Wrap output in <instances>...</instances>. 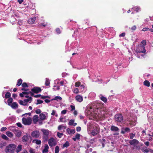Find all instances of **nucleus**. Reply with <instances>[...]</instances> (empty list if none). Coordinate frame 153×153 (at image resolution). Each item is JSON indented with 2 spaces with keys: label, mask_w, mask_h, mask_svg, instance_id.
<instances>
[{
  "label": "nucleus",
  "mask_w": 153,
  "mask_h": 153,
  "mask_svg": "<svg viewBox=\"0 0 153 153\" xmlns=\"http://www.w3.org/2000/svg\"><path fill=\"white\" fill-rule=\"evenodd\" d=\"M108 111L102 110L101 108H97V105L94 104H92L88 105L85 111V114L89 117L91 120H95L98 121L102 120L110 114Z\"/></svg>",
  "instance_id": "nucleus-1"
},
{
  "label": "nucleus",
  "mask_w": 153,
  "mask_h": 153,
  "mask_svg": "<svg viewBox=\"0 0 153 153\" xmlns=\"http://www.w3.org/2000/svg\"><path fill=\"white\" fill-rule=\"evenodd\" d=\"M30 113H28L24 114L23 115L24 116L22 119V123L25 125H30L32 122V119L30 117Z\"/></svg>",
  "instance_id": "nucleus-2"
},
{
  "label": "nucleus",
  "mask_w": 153,
  "mask_h": 153,
  "mask_svg": "<svg viewBox=\"0 0 153 153\" xmlns=\"http://www.w3.org/2000/svg\"><path fill=\"white\" fill-rule=\"evenodd\" d=\"M136 53V55L137 56V57L138 58H140V56L138 55V53H145L146 52V50L145 49V47L144 46L142 45H138L136 48L135 49Z\"/></svg>",
  "instance_id": "nucleus-3"
},
{
  "label": "nucleus",
  "mask_w": 153,
  "mask_h": 153,
  "mask_svg": "<svg viewBox=\"0 0 153 153\" xmlns=\"http://www.w3.org/2000/svg\"><path fill=\"white\" fill-rule=\"evenodd\" d=\"M16 146L13 144H10L6 146L5 152L6 153H14Z\"/></svg>",
  "instance_id": "nucleus-4"
},
{
  "label": "nucleus",
  "mask_w": 153,
  "mask_h": 153,
  "mask_svg": "<svg viewBox=\"0 0 153 153\" xmlns=\"http://www.w3.org/2000/svg\"><path fill=\"white\" fill-rule=\"evenodd\" d=\"M41 131L43 133V139L44 141H46L48 140L49 134L51 132L49 130L45 129H42Z\"/></svg>",
  "instance_id": "nucleus-5"
},
{
  "label": "nucleus",
  "mask_w": 153,
  "mask_h": 153,
  "mask_svg": "<svg viewBox=\"0 0 153 153\" xmlns=\"http://www.w3.org/2000/svg\"><path fill=\"white\" fill-rule=\"evenodd\" d=\"M22 91H24L22 92V93L20 94V96L22 97H27V94H32L31 92L28 89H26L25 88H22L21 89Z\"/></svg>",
  "instance_id": "nucleus-6"
},
{
  "label": "nucleus",
  "mask_w": 153,
  "mask_h": 153,
  "mask_svg": "<svg viewBox=\"0 0 153 153\" xmlns=\"http://www.w3.org/2000/svg\"><path fill=\"white\" fill-rule=\"evenodd\" d=\"M48 144L50 147L54 146L57 144L56 140L53 137H51L48 140Z\"/></svg>",
  "instance_id": "nucleus-7"
},
{
  "label": "nucleus",
  "mask_w": 153,
  "mask_h": 153,
  "mask_svg": "<svg viewBox=\"0 0 153 153\" xmlns=\"http://www.w3.org/2000/svg\"><path fill=\"white\" fill-rule=\"evenodd\" d=\"M22 140L23 142L30 143L31 141V137L29 135L26 134L24 135L22 138Z\"/></svg>",
  "instance_id": "nucleus-8"
},
{
  "label": "nucleus",
  "mask_w": 153,
  "mask_h": 153,
  "mask_svg": "<svg viewBox=\"0 0 153 153\" xmlns=\"http://www.w3.org/2000/svg\"><path fill=\"white\" fill-rule=\"evenodd\" d=\"M114 118L115 120L117 122H121L123 120V116L120 114H116Z\"/></svg>",
  "instance_id": "nucleus-9"
},
{
  "label": "nucleus",
  "mask_w": 153,
  "mask_h": 153,
  "mask_svg": "<svg viewBox=\"0 0 153 153\" xmlns=\"http://www.w3.org/2000/svg\"><path fill=\"white\" fill-rule=\"evenodd\" d=\"M31 101V97H30L28 99L24 100L23 101L20 100V104L23 105H27L28 102H29V103H30Z\"/></svg>",
  "instance_id": "nucleus-10"
},
{
  "label": "nucleus",
  "mask_w": 153,
  "mask_h": 153,
  "mask_svg": "<svg viewBox=\"0 0 153 153\" xmlns=\"http://www.w3.org/2000/svg\"><path fill=\"white\" fill-rule=\"evenodd\" d=\"M100 129L98 126H95L94 129L92 130L91 133L93 136L96 135L100 131Z\"/></svg>",
  "instance_id": "nucleus-11"
},
{
  "label": "nucleus",
  "mask_w": 153,
  "mask_h": 153,
  "mask_svg": "<svg viewBox=\"0 0 153 153\" xmlns=\"http://www.w3.org/2000/svg\"><path fill=\"white\" fill-rule=\"evenodd\" d=\"M31 135L34 138H37L39 137L40 133L38 131H34L31 133Z\"/></svg>",
  "instance_id": "nucleus-12"
},
{
  "label": "nucleus",
  "mask_w": 153,
  "mask_h": 153,
  "mask_svg": "<svg viewBox=\"0 0 153 153\" xmlns=\"http://www.w3.org/2000/svg\"><path fill=\"white\" fill-rule=\"evenodd\" d=\"M111 131L116 132V133L114 134V135H119V128L117 127L114 126H112L111 128Z\"/></svg>",
  "instance_id": "nucleus-13"
},
{
  "label": "nucleus",
  "mask_w": 153,
  "mask_h": 153,
  "mask_svg": "<svg viewBox=\"0 0 153 153\" xmlns=\"http://www.w3.org/2000/svg\"><path fill=\"white\" fill-rule=\"evenodd\" d=\"M17 128V129L18 128L17 127H15L14 126H10L9 127V128L12 131H13V132L16 133V134H16V136L17 137H19V132H18V130H17V129H16Z\"/></svg>",
  "instance_id": "nucleus-14"
},
{
  "label": "nucleus",
  "mask_w": 153,
  "mask_h": 153,
  "mask_svg": "<svg viewBox=\"0 0 153 153\" xmlns=\"http://www.w3.org/2000/svg\"><path fill=\"white\" fill-rule=\"evenodd\" d=\"M139 143V141L136 139H133L129 141V143L131 145L135 146H137L138 144Z\"/></svg>",
  "instance_id": "nucleus-15"
},
{
  "label": "nucleus",
  "mask_w": 153,
  "mask_h": 153,
  "mask_svg": "<svg viewBox=\"0 0 153 153\" xmlns=\"http://www.w3.org/2000/svg\"><path fill=\"white\" fill-rule=\"evenodd\" d=\"M31 91L36 93H38L39 92L41 91V90L39 87H35L32 88Z\"/></svg>",
  "instance_id": "nucleus-16"
},
{
  "label": "nucleus",
  "mask_w": 153,
  "mask_h": 153,
  "mask_svg": "<svg viewBox=\"0 0 153 153\" xmlns=\"http://www.w3.org/2000/svg\"><path fill=\"white\" fill-rule=\"evenodd\" d=\"M36 19V18L35 17L30 18L28 19L27 22L29 24H33L34 23Z\"/></svg>",
  "instance_id": "nucleus-17"
},
{
  "label": "nucleus",
  "mask_w": 153,
  "mask_h": 153,
  "mask_svg": "<svg viewBox=\"0 0 153 153\" xmlns=\"http://www.w3.org/2000/svg\"><path fill=\"white\" fill-rule=\"evenodd\" d=\"M76 100L79 102H82L83 100L82 97L80 95H77L75 97Z\"/></svg>",
  "instance_id": "nucleus-18"
},
{
  "label": "nucleus",
  "mask_w": 153,
  "mask_h": 153,
  "mask_svg": "<svg viewBox=\"0 0 153 153\" xmlns=\"http://www.w3.org/2000/svg\"><path fill=\"white\" fill-rule=\"evenodd\" d=\"M66 131L67 133L69 134H72L75 133V130L74 129H70L68 128L67 129Z\"/></svg>",
  "instance_id": "nucleus-19"
},
{
  "label": "nucleus",
  "mask_w": 153,
  "mask_h": 153,
  "mask_svg": "<svg viewBox=\"0 0 153 153\" xmlns=\"http://www.w3.org/2000/svg\"><path fill=\"white\" fill-rule=\"evenodd\" d=\"M49 147L48 145L46 144L45 145L44 149L42 150L43 153H46L48 151Z\"/></svg>",
  "instance_id": "nucleus-20"
},
{
  "label": "nucleus",
  "mask_w": 153,
  "mask_h": 153,
  "mask_svg": "<svg viewBox=\"0 0 153 153\" xmlns=\"http://www.w3.org/2000/svg\"><path fill=\"white\" fill-rule=\"evenodd\" d=\"M33 122L34 123H36L39 121V117L37 115H35L33 118Z\"/></svg>",
  "instance_id": "nucleus-21"
},
{
  "label": "nucleus",
  "mask_w": 153,
  "mask_h": 153,
  "mask_svg": "<svg viewBox=\"0 0 153 153\" xmlns=\"http://www.w3.org/2000/svg\"><path fill=\"white\" fill-rule=\"evenodd\" d=\"M74 120L72 119L70 120L68 123L69 125L70 126H75L77 125V123H74Z\"/></svg>",
  "instance_id": "nucleus-22"
},
{
  "label": "nucleus",
  "mask_w": 153,
  "mask_h": 153,
  "mask_svg": "<svg viewBox=\"0 0 153 153\" xmlns=\"http://www.w3.org/2000/svg\"><path fill=\"white\" fill-rule=\"evenodd\" d=\"M39 116L40 119L41 120H44L46 119V115L43 113L40 114H39Z\"/></svg>",
  "instance_id": "nucleus-23"
},
{
  "label": "nucleus",
  "mask_w": 153,
  "mask_h": 153,
  "mask_svg": "<svg viewBox=\"0 0 153 153\" xmlns=\"http://www.w3.org/2000/svg\"><path fill=\"white\" fill-rule=\"evenodd\" d=\"M99 97L100 99L102 101L104 102H106L107 101V98L104 97L102 95V94H100L99 95Z\"/></svg>",
  "instance_id": "nucleus-24"
},
{
  "label": "nucleus",
  "mask_w": 153,
  "mask_h": 153,
  "mask_svg": "<svg viewBox=\"0 0 153 153\" xmlns=\"http://www.w3.org/2000/svg\"><path fill=\"white\" fill-rule=\"evenodd\" d=\"M13 108H16L18 107V104L15 102H13L10 105Z\"/></svg>",
  "instance_id": "nucleus-25"
},
{
  "label": "nucleus",
  "mask_w": 153,
  "mask_h": 153,
  "mask_svg": "<svg viewBox=\"0 0 153 153\" xmlns=\"http://www.w3.org/2000/svg\"><path fill=\"white\" fill-rule=\"evenodd\" d=\"M132 9L136 12H138L140 11V8L138 6H136L132 8Z\"/></svg>",
  "instance_id": "nucleus-26"
},
{
  "label": "nucleus",
  "mask_w": 153,
  "mask_h": 153,
  "mask_svg": "<svg viewBox=\"0 0 153 153\" xmlns=\"http://www.w3.org/2000/svg\"><path fill=\"white\" fill-rule=\"evenodd\" d=\"M80 134H76L75 137L73 138V140L76 141V140H78L80 139Z\"/></svg>",
  "instance_id": "nucleus-27"
},
{
  "label": "nucleus",
  "mask_w": 153,
  "mask_h": 153,
  "mask_svg": "<svg viewBox=\"0 0 153 153\" xmlns=\"http://www.w3.org/2000/svg\"><path fill=\"white\" fill-rule=\"evenodd\" d=\"M66 128V126L63 125H59L58 127V129L59 130H61L62 129H65Z\"/></svg>",
  "instance_id": "nucleus-28"
},
{
  "label": "nucleus",
  "mask_w": 153,
  "mask_h": 153,
  "mask_svg": "<svg viewBox=\"0 0 153 153\" xmlns=\"http://www.w3.org/2000/svg\"><path fill=\"white\" fill-rule=\"evenodd\" d=\"M84 88L85 86L84 85H80V87L79 88L80 92L81 93L85 92L84 90Z\"/></svg>",
  "instance_id": "nucleus-29"
},
{
  "label": "nucleus",
  "mask_w": 153,
  "mask_h": 153,
  "mask_svg": "<svg viewBox=\"0 0 153 153\" xmlns=\"http://www.w3.org/2000/svg\"><path fill=\"white\" fill-rule=\"evenodd\" d=\"M62 99V98L60 96H56L54 98L52 99V100H56L57 101H59L61 100Z\"/></svg>",
  "instance_id": "nucleus-30"
},
{
  "label": "nucleus",
  "mask_w": 153,
  "mask_h": 153,
  "mask_svg": "<svg viewBox=\"0 0 153 153\" xmlns=\"http://www.w3.org/2000/svg\"><path fill=\"white\" fill-rule=\"evenodd\" d=\"M33 142L35 143L37 145L40 144L41 143V142L40 140H33Z\"/></svg>",
  "instance_id": "nucleus-31"
},
{
  "label": "nucleus",
  "mask_w": 153,
  "mask_h": 153,
  "mask_svg": "<svg viewBox=\"0 0 153 153\" xmlns=\"http://www.w3.org/2000/svg\"><path fill=\"white\" fill-rule=\"evenodd\" d=\"M13 101V99L11 98H9L7 100V103L9 105H10Z\"/></svg>",
  "instance_id": "nucleus-32"
},
{
  "label": "nucleus",
  "mask_w": 153,
  "mask_h": 153,
  "mask_svg": "<svg viewBox=\"0 0 153 153\" xmlns=\"http://www.w3.org/2000/svg\"><path fill=\"white\" fill-rule=\"evenodd\" d=\"M6 135L10 137H12L13 136V133L10 131H8L6 132Z\"/></svg>",
  "instance_id": "nucleus-33"
},
{
  "label": "nucleus",
  "mask_w": 153,
  "mask_h": 153,
  "mask_svg": "<svg viewBox=\"0 0 153 153\" xmlns=\"http://www.w3.org/2000/svg\"><path fill=\"white\" fill-rule=\"evenodd\" d=\"M11 97V94L9 92H7L6 93L5 97L6 99H7L10 98Z\"/></svg>",
  "instance_id": "nucleus-34"
},
{
  "label": "nucleus",
  "mask_w": 153,
  "mask_h": 153,
  "mask_svg": "<svg viewBox=\"0 0 153 153\" xmlns=\"http://www.w3.org/2000/svg\"><path fill=\"white\" fill-rule=\"evenodd\" d=\"M144 85L147 87H149L150 86V82L147 80H145L143 82Z\"/></svg>",
  "instance_id": "nucleus-35"
},
{
  "label": "nucleus",
  "mask_w": 153,
  "mask_h": 153,
  "mask_svg": "<svg viewBox=\"0 0 153 153\" xmlns=\"http://www.w3.org/2000/svg\"><path fill=\"white\" fill-rule=\"evenodd\" d=\"M50 80L48 78H46L45 85L47 86H49L50 85Z\"/></svg>",
  "instance_id": "nucleus-36"
},
{
  "label": "nucleus",
  "mask_w": 153,
  "mask_h": 153,
  "mask_svg": "<svg viewBox=\"0 0 153 153\" xmlns=\"http://www.w3.org/2000/svg\"><path fill=\"white\" fill-rule=\"evenodd\" d=\"M59 148L58 146H56L55 148V153H59Z\"/></svg>",
  "instance_id": "nucleus-37"
},
{
  "label": "nucleus",
  "mask_w": 153,
  "mask_h": 153,
  "mask_svg": "<svg viewBox=\"0 0 153 153\" xmlns=\"http://www.w3.org/2000/svg\"><path fill=\"white\" fill-rule=\"evenodd\" d=\"M74 93L76 94H77L80 92L79 89L77 88L74 89L73 91Z\"/></svg>",
  "instance_id": "nucleus-38"
},
{
  "label": "nucleus",
  "mask_w": 153,
  "mask_h": 153,
  "mask_svg": "<svg viewBox=\"0 0 153 153\" xmlns=\"http://www.w3.org/2000/svg\"><path fill=\"white\" fill-rule=\"evenodd\" d=\"M69 146V143L68 141L66 142L64 144H63V148L67 147Z\"/></svg>",
  "instance_id": "nucleus-39"
},
{
  "label": "nucleus",
  "mask_w": 153,
  "mask_h": 153,
  "mask_svg": "<svg viewBox=\"0 0 153 153\" xmlns=\"http://www.w3.org/2000/svg\"><path fill=\"white\" fill-rule=\"evenodd\" d=\"M22 86L23 88L28 87V85L25 82H24L22 84Z\"/></svg>",
  "instance_id": "nucleus-40"
},
{
  "label": "nucleus",
  "mask_w": 153,
  "mask_h": 153,
  "mask_svg": "<svg viewBox=\"0 0 153 153\" xmlns=\"http://www.w3.org/2000/svg\"><path fill=\"white\" fill-rule=\"evenodd\" d=\"M51 114L52 115H55L56 117H57L58 115L56 113V111L55 110H53L52 111V113Z\"/></svg>",
  "instance_id": "nucleus-41"
},
{
  "label": "nucleus",
  "mask_w": 153,
  "mask_h": 153,
  "mask_svg": "<svg viewBox=\"0 0 153 153\" xmlns=\"http://www.w3.org/2000/svg\"><path fill=\"white\" fill-rule=\"evenodd\" d=\"M1 137L4 139L7 140H8V138L5 135L2 134L1 135Z\"/></svg>",
  "instance_id": "nucleus-42"
},
{
  "label": "nucleus",
  "mask_w": 153,
  "mask_h": 153,
  "mask_svg": "<svg viewBox=\"0 0 153 153\" xmlns=\"http://www.w3.org/2000/svg\"><path fill=\"white\" fill-rule=\"evenodd\" d=\"M129 28L133 31L136 30V27L135 25H134L133 26L131 27H129Z\"/></svg>",
  "instance_id": "nucleus-43"
},
{
  "label": "nucleus",
  "mask_w": 153,
  "mask_h": 153,
  "mask_svg": "<svg viewBox=\"0 0 153 153\" xmlns=\"http://www.w3.org/2000/svg\"><path fill=\"white\" fill-rule=\"evenodd\" d=\"M81 85V83L79 82H77L75 83V86L76 87H79V86H80Z\"/></svg>",
  "instance_id": "nucleus-44"
},
{
  "label": "nucleus",
  "mask_w": 153,
  "mask_h": 153,
  "mask_svg": "<svg viewBox=\"0 0 153 153\" xmlns=\"http://www.w3.org/2000/svg\"><path fill=\"white\" fill-rule=\"evenodd\" d=\"M98 83H103V84H106L107 83V82H103V80L102 79H98Z\"/></svg>",
  "instance_id": "nucleus-45"
},
{
  "label": "nucleus",
  "mask_w": 153,
  "mask_h": 153,
  "mask_svg": "<svg viewBox=\"0 0 153 153\" xmlns=\"http://www.w3.org/2000/svg\"><path fill=\"white\" fill-rule=\"evenodd\" d=\"M63 135V134L62 133H59V132H58L57 133V136L59 138H61V137H62Z\"/></svg>",
  "instance_id": "nucleus-46"
},
{
  "label": "nucleus",
  "mask_w": 153,
  "mask_h": 153,
  "mask_svg": "<svg viewBox=\"0 0 153 153\" xmlns=\"http://www.w3.org/2000/svg\"><path fill=\"white\" fill-rule=\"evenodd\" d=\"M37 102L36 103L37 105L41 104L43 102V101L40 100H37Z\"/></svg>",
  "instance_id": "nucleus-47"
},
{
  "label": "nucleus",
  "mask_w": 153,
  "mask_h": 153,
  "mask_svg": "<svg viewBox=\"0 0 153 153\" xmlns=\"http://www.w3.org/2000/svg\"><path fill=\"white\" fill-rule=\"evenodd\" d=\"M30 153H35V150L30 148L29 150Z\"/></svg>",
  "instance_id": "nucleus-48"
},
{
  "label": "nucleus",
  "mask_w": 153,
  "mask_h": 153,
  "mask_svg": "<svg viewBox=\"0 0 153 153\" xmlns=\"http://www.w3.org/2000/svg\"><path fill=\"white\" fill-rule=\"evenodd\" d=\"M67 112V110H64L62 111L61 112V114L62 115H64Z\"/></svg>",
  "instance_id": "nucleus-49"
},
{
  "label": "nucleus",
  "mask_w": 153,
  "mask_h": 153,
  "mask_svg": "<svg viewBox=\"0 0 153 153\" xmlns=\"http://www.w3.org/2000/svg\"><path fill=\"white\" fill-rule=\"evenodd\" d=\"M124 131L125 132H129L130 129L129 128H124Z\"/></svg>",
  "instance_id": "nucleus-50"
},
{
  "label": "nucleus",
  "mask_w": 153,
  "mask_h": 153,
  "mask_svg": "<svg viewBox=\"0 0 153 153\" xmlns=\"http://www.w3.org/2000/svg\"><path fill=\"white\" fill-rule=\"evenodd\" d=\"M136 123V122L135 120H134V122H133V121H132L130 123V124L133 126H135Z\"/></svg>",
  "instance_id": "nucleus-51"
},
{
  "label": "nucleus",
  "mask_w": 153,
  "mask_h": 153,
  "mask_svg": "<svg viewBox=\"0 0 153 153\" xmlns=\"http://www.w3.org/2000/svg\"><path fill=\"white\" fill-rule=\"evenodd\" d=\"M6 145V143H2L0 144V148H2L3 146H5Z\"/></svg>",
  "instance_id": "nucleus-52"
},
{
  "label": "nucleus",
  "mask_w": 153,
  "mask_h": 153,
  "mask_svg": "<svg viewBox=\"0 0 153 153\" xmlns=\"http://www.w3.org/2000/svg\"><path fill=\"white\" fill-rule=\"evenodd\" d=\"M70 107L71 108V111H72L73 110H75V108L74 105H70Z\"/></svg>",
  "instance_id": "nucleus-53"
},
{
  "label": "nucleus",
  "mask_w": 153,
  "mask_h": 153,
  "mask_svg": "<svg viewBox=\"0 0 153 153\" xmlns=\"http://www.w3.org/2000/svg\"><path fill=\"white\" fill-rule=\"evenodd\" d=\"M41 112V110L39 109H38L36 111V113L37 114H39Z\"/></svg>",
  "instance_id": "nucleus-54"
},
{
  "label": "nucleus",
  "mask_w": 153,
  "mask_h": 153,
  "mask_svg": "<svg viewBox=\"0 0 153 153\" xmlns=\"http://www.w3.org/2000/svg\"><path fill=\"white\" fill-rule=\"evenodd\" d=\"M149 149H143V151L145 153H148V152L149 151Z\"/></svg>",
  "instance_id": "nucleus-55"
},
{
  "label": "nucleus",
  "mask_w": 153,
  "mask_h": 153,
  "mask_svg": "<svg viewBox=\"0 0 153 153\" xmlns=\"http://www.w3.org/2000/svg\"><path fill=\"white\" fill-rule=\"evenodd\" d=\"M134 136V135L133 133H131L130 134V137L131 139H133Z\"/></svg>",
  "instance_id": "nucleus-56"
},
{
  "label": "nucleus",
  "mask_w": 153,
  "mask_h": 153,
  "mask_svg": "<svg viewBox=\"0 0 153 153\" xmlns=\"http://www.w3.org/2000/svg\"><path fill=\"white\" fill-rule=\"evenodd\" d=\"M64 119V118H63V117H60L59 119V121H60V122H65V121H64L63 120Z\"/></svg>",
  "instance_id": "nucleus-57"
},
{
  "label": "nucleus",
  "mask_w": 153,
  "mask_h": 153,
  "mask_svg": "<svg viewBox=\"0 0 153 153\" xmlns=\"http://www.w3.org/2000/svg\"><path fill=\"white\" fill-rule=\"evenodd\" d=\"M54 88H53V89H54L55 90H59V86H54Z\"/></svg>",
  "instance_id": "nucleus-58"
},
{
  "label": "nucleus",
  "mask_w": 153,
  "mask_h": 153,
  "mask_svg": "<svg viewBox=\"0 0 153 153\" xmlns=\"http://www.w3.org/2000/svg\"><path fill=\"white\" fill-rule=\"evenodd\" d=\"M7 128L6 127H3L1 128V131H5L6 130Z\"/></svg>",
  "instance_id": "nucleus-59"
},
{
  "label": "nucleus",
  "mask_w": 153,
  "mask_h": 153,
  "mask_svg": "<svg viewBox=\"0 0 153 153\" xmlns=\"http://www.w3.org/2000/svg\"><path fill=\"white\" fill-rule=\"evenodd\" d=\"M81 130V128L80 127H77L76 128V130L77 131H79Z\"/></svg>",
  "instance_id": "nucleus-60"
},
{
  "label": "nucleus",
  "mask_w": 153,
  "mask_h": 153,
  "mask_svg": "<svg viewBox=\"0 0 153 153\" xmlns=\"http://www.w3.org/2000/svg\"><path fill=\"white\" fill-rule=\"evenodd\" d=\"M125 33H123L119 35V36L120 37H124L125 36Z\"/></svg>",
  "instance_id": "nucleus-61"
},
{
  "label": "nucleus",
  "mask_w": 153,
  "mask_h": 153,
  "mask_svg": "<svg viewBox=\"0 0 153 153\" xmlns=\"http://www.w3.org/2000/svg\"><path fill=\"white\" fill-rule=\"evenodd\" d=\"M56 30L57 33L59 34L60 33V31L59 28H56Z\"/></svg>",
  "instance_id": "nucleus-62"
},
{
  "label": "nucleus",
  "mask_w": 153,
  "mask_h": 153,
  "mask_svg": "<svg viewBox=\"0 0 153 153\" xmlns=\"http://www.w3.org/2000/svg\"><path fill=\"white\" fill-rule=\"evenodd\" d=\"M65 82H66L65 80H63L60 82V84L62 85H64V84H65Z\"/></svg>",
  "instance_id": "nucleus-63"
},
{
  "label": "nucleus",
  "mask_w": 153,
  "mask_h": 153,
  "mask_svg": "<svg viewBox=\"0 0 153 153\" xmlns=\"http://www.w3.org/2000/svg\"><path fill=\"white\" fill-rule=\"evenodd\" d=\"M48 98V96H41V98L42 99H44L45 98Z\"/></svg>",
  "instance_id": "nucleus-64"
}]
</instances>
